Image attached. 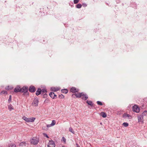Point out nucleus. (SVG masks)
Here are the masks:
<instances>
[{
    "label": "nucleus",
    "mask_w": 147,
    "mask_h": 147,
    "mask_svg": "<svg viewBox=\"0 0 147 147\" xmlns=\"http://www.w3.org/2000/svg\"><path fill=\"white\" fill-rule=\"evenodd\" d=\"M8 147H16V146L14 144H11L8 146Z\"/></svg>",
    "instance_id": "obj_23"
},
{
    "label": "nucleus",
    "mask_w": 147,
    "mask_h": 147,
    "mask_svg": "<svg viewBox=\"0 0 147 147\" xmlns=\"http://www.w3.org/2000/svg\"><path fill=\"white\" fill-rule=\"evenodd\" d=\"M76 145L77 146V147H80L79 145L77 143H76Z\"/></svg>",
    "instance_id": "obj_39"
},
{
    "label": "nucleus",
    "mask_w": 147,
    "mask_h": 147,
    "mask_svg": "<svg viewBox=\"0 0 147 147\" xmlns=\"http://www.w3.org/2000/svg\"><path fill=\"white\" fill-rule=\"evenodd\" d=\"M29 90L30 92H34L36 90L35 88L33 86H31L29 87Z\"/></svg>",
    "instance_id": "obj_9"
},
{
    "label": "nucleus",
    "mask_w": 147,
    "mask_h": 147,
    "mask_svg": "<svg viewBox=\"0 0 147 147\" xmlns=\"http://www.w3.org/2000/svg\"><path fill=\"white\" fill-rule=\"evenodd\" d=\"M132 110L134 112L137 113H138L140 111L139 107L137 105H135L133 106Z\"/></svg>",
    "instance_id": "obj_2"
},
{
    "label": "nucleus",
    "mask_w": 147,
    "mask_h": 147,
    "mask_svg": "<svg viewBox=\"0 0 147 147\" xmlns=\"http://www.w3.org/2000/svg\"><path fill=\"white\" fill-rule=\"evenodd\" d=\"M123 117L125 119L128 118L129 119H131L132 117L131 116L127 114H124L123 115Z\"/></svg>",
    "instance_id": "obj_8"
},
{
    "label": "nucleus",
    "mask_w": 147,
    "mask_h": 147,
    "mask_svg": "<svg viewBox=\"0 0 147 147\" xmlns=\"http://www.w3.org/2000/svg\"><path fill=\"white\" fill-rule=\"evenodd\" d=\"M20 88L19 86H17L14 89V91L16 92H20Z\"/></svg>",
    "instance_id": "obj_12"
},
{
    "label": "nucleus",
    "mask_w": 147,
    "mask_h": 147,
    "mask_svg": "<svg viewBox=\"0 0 147 147\" xmlns=\"http://www.w3.org/2000/svg\"><path fill=\"white\" fill-rule=\"evenodd\" d=\"M69 130L70 132H71L72 133L74 134V131L73 130V129L72 128H71V127H69Z\"/></svg>",
    "instance_id": "obj_24"
},
{
    "label": "nucleus",
    "mask_w": 147,
    "mask_h": 147,
    "mask_svg": "<svg viewBox=\"0 0 147 147\" xmlns=\"http://www.w3.org/2000/svg\"><path fill=\"white\" fill-rule=\"evenodd\" d=\"M82 99L84 100H86L88 98V96L86 94H84L83 93Z\"/></svg>",
    "instance_id": "obj_16"
},
{
    "label": "nucleus",
    "mask_w": 147,
    "mask_h": 147,
    "mask_svg": "<svg viewBox=\"0 0 147 147\" xmlns=\"http://www.w3.org/2000/svg\"><path fill=\"white\" fill-rule=\"evenodd\" d=\"M50 96L53 99L56 98L57 96L54 92H51L49 94Z\"/></svg>",
    "instance_id": "obj_11"
},
{
    "label": "nucleus",
    "mask_w": 147,
    "mask_h": 147,
    "mask_svg": "<svg viewBox=\"0 0 147 147\" xmlns=\"http://www.w3.org/2000/svg\"><path fill=\"white\" fill-rule=\"evenodd\" d=\"M97 103L99 105H102V103L101 102L99 101H97Z\"/></svg>",
    "instance_id": "obj_30"
},
{
    "label": "nucleus",
    "mask_w": 147,
    "mask_h": 147,
    "mask_svg": "<svg viewBox=\"0 0 147 147\" xmlns=\"http://www.w3.org/2000/svg\"><path fill=\"white\" fill-rule=\"evenodd\" d=\"M51 126H52L51 124H48L47 125V127L48 128V127H51Z\"/></svg>",
    "instance_id": "obj_36"
},
{
    "label": "nucleus",
    "mask_w": 147,
    "mask_h": 147,
    "mask_svg": "<svg viewBox=\"0 0 147 147\" xmlns=\"http://www.w3.org/2000/svg\"><path fill=\"white\" fill-rule=\"evenodd\" d=\"M144 117L147 116V111H145L143 112L142 114L141 115Z\"/></svg>",
    "instance_id": "obj_17"
},
{
    "label": "nucleus",
    "mask_w": 147,
    "mask_h": 147,
    "mask_svg": "<svg viewBox=\"0 0 147 147\" xmlns=\"http://www.w3.org/2000/svg\"><path fill=\"white\" fill-rule=\"evenodd\" d=\"M86 103L89 105L91 106H93V103L91 101L87 100L86 101Z\"/></svg>",
    "instance_id": "obj_19"
},
{
    "label": "nucleus",
    "mask_w": 147,
    "mask_h": 147,
    "mask_svg": "<svg viewBox=\"0 0 147 147\" xmlns=\"http://www.w3.org/2000/svg\"><path fill=\"white\" fill-rule=\"evenodd\" d=\"M38 100L37 98H35L34 99L32 103V105L34 107H37L38 105Z\"/></svg>",
    "instance_id": "obj_4"
},
{
    "label": "nucleus",
    "mask_w": 147,
    "mask_h": 147,
    "mask_svg": "<svg viewBox=\"0 0 147 147\" xmlns=\"http://www.w3.org/2000/svg\"><path fill=\"white\" fill-rule=\"evenodd\" d=\"M47 147H55L54 142L53 140H49L47 145Z\"/></svg>",
    "instance_id": "obj_5"
},
{
    "label": "nucleus",
    "mask_w": 147,
    "mask_h": 147,
    "mask_svg": "<svg viewBox=\"0 0 147 147\" xmlns=\"http://www.w3.org/2000/svg\"><path fill=\"white\" fill-rule=\"evenodd\" d=\"M79 0H74V4L77 3L79 1Z\"/></svg>",
    "instance_id": "obj_31"
},
{
    "label": "nucleus",
    "mask_w": 147,
    "mask_h": 147,
    "mask_svg": "<svg viewBox=\"0 0 147 147\" xmlns=\"http://www.w3.org/2000/svg\"><path fill=\"white\" fill-rule=\"evenodd\" d=\"M43 135H44L46 137H47V138H49V136H48L46 134H45V133H44L43 134Z\"/></svg>",
    "instance_id": "obj_37"
},
{
    "label": "nucleus",
    "mask_w": 147,
    "mask_h": 147,
    "mask_svg": "<svg viewBox=\"0 0 147 147\" xmlns=\"http://www.w3.org/2000/svg\"><path fill=\"white\" fill-rule=\"evenodd\" d=\"M47 92V91L46 89H42L41 90V93L42 94L44 95V96H46L47 95L46 94Z\"/></svg>",
    "instance_id": "obj_15"
},
{
    "label": "nucleus",
    "mask_w": 147,
    "mask_h": 147,
    "mask_svg": "<svg viewBox=\"0 0 147 147\" xmlns=\"http://www.w3.org/2000/svg\"><path fill=\"white\" fill-rule=\"evenodd\" d=\"M138 122L141 124L143 123L144 117L140 115L138 116Z\"/></svg>",
    "instance_id": "obj_3"
},
{
    "label": "nucleus",
    "mask_w": 147,
    "mask_h": 147,
    "mask_svg": "<svg viewBox=\"0 0 147 147\" xmlns=\"http://www.w3.org/2000/svg\"><path fill=\"white\" fill-rule=\"evenodd\" d=\"M59 97L61 98H64V96L61 94V95H59Z\"/></svg>",
    "instance_id": "obj_35"
},
{
    "label": "nucleus",
    "mask_w": 147,
    "mask_h": 147,
    "mask_svg": "<svg viewBox=\"0 0 147 147\" xmlns=\"http://www.w3.org/2000/svg\"><path fill=\"white\" fill-rule=\"evenodd\" d=\"M100 115L104 118L106 117H107V115L106 113L104 112H102L100 113Z\"/></svg>",
    "instance_id": "obj_20"
},
{
    "label": "nucleus",
    "mask_w": 147,
    "mask_h": 147,
    "mask_svg": "<svg viewBox=\"0 0 147 147\" xmlns=\"http://www.w3.org/2000/svg\"><path fill=\"white\" fill-rule=\"evenodd\" d=\"M49 101L48 99H46L45 100V102H47V101Z\"/></svg>",
    "instance_id": "obj_40"
},
{
    "label": "nucleus",
    "mask_w": 147,
    "mask_h": 147,
    "mask_svg": "<svg viewBox=\"0 0 147 147\" xmlns=\"http://www.w3.org/2000/svg\"><path fill=\"white\" fill-rule=\"evenodd\" d=\"M123 125L124 127H126L128 126L129 124H128V123H127L124 122L123 123Z\"/></svg>",
    "instance_id": "obj_27"
},
{
    "label": "nucleus",
    "mask_w": 147,
    "mask_h": 147,
    "mask_svg": "<svg viewBox=\"0 0 147 147\" xmlns=\"http://www.w3.org/2000/svg\"><path fill=\"white\" fill-rule=\"evenodd\" d=\"M38 142V140L37 139L33 138L31 140V143L34 144H36Z\"/></svg>",
    "instance_id": "obj_6"
},
{
    "label": "nucleus",
    "mask_w": 147,
    "mask_h": 147,
    "mask_svg": "<svg viewBox=\"0 0 147 147\" xmlns=\"http://www.w3.org/2000/svg\"><path fill=\"white\" fill-rule=\"evenodd\" d=\"M22 118L27 122H32L35 119V117L27 118L25 116L23 117Z\"/></svg>",
    "instance_id": "obj_1"
},
{
    "label": "nucleus",
    "mask_w": 147,
    "mask_h": 147,
    "mask_svg": "<svg viewBox=\"0 0 147 147\" xmlns=\"http://www.w3.org/2000/svg\"><path fill=\"white\" fill-rule=\"evenodd\" d=\"M83 93H81L80 94H73L72 96H73L74 95H75L77 98H80L82 95Z\"/></svg>",
    "instance_id": "obj_13"
},
{
    "label": "nucleus",
    "mask_w": 147,
    "mask_h": 147,
    "mask_svg": "<svg viewBox=\"0 0 147 147\" xmlns=\"http://www.w3.org/2000/svg\"><path fill=\"white\" fill-rule=\"evenodd\" d=\"M59 90L60 88L59 87H52L51 88V90L54 92H56Z\"/></svg>",
    "instance_id": "obj_14"
},
{
    "label": "nucleus",
    "mask_w": 147,
    "mask_h": 147,
    "mask_svg": "<svg viewBox=\"0 0 147 147\" xmlns=\"http://www.w3.org/2000/svg\"><path fill=\"white\" fill-rule=\"evenodd\" d=\"M82 7V5L80 4H77L76 5V8H80Z\"/></svg>",
    "instance_id": "obj_26"
},
{
    "label": "nucleus",
    "mask_w": 147,
    "mask_h": 147,
    "mask_svg": "<svg viewBox=\"0 0 147 147\" xmlns=\"http://www.w3.org/2000/svg\"><path fill=\"white\" fill-rule=\"evenodd\" d=\"M26 143L25 142H22L20 143L19 145L20 146H25Z\"/></svg>",
    "instance_id": "obj_25"
},
{
    "label": "nucleus",
    "mask_w": 147,
    "mask_h": 147,
    "mask_svg": "<svg viewBox=\"0 0 147 147\" xmlns=\"http://www.w3.org/2000/svg\"><path fill=\"white\" fill-rule=\"evenodd\" d=\"M62 141L65 143L66 142V139L64 137H63L62 138Z\"/></svg>",
    "instance_id": "obj_34"
},
{
    "label": "nucleus",
    "mask_w": 147,
    "mask_h": 147,
    "mask_svg": "<svg viewBox=\"0 0 147 147\" xmlns=\"http://www.w3.org/2000/svg\"><path fill=\"white\" fill-rule=\"evenodd\" d=\"M61 91L62 92L65 94L67 93L68 92V91L67 89H62L61 90Z\"/></svg>",
    "instance_id": "obj_21"
},
{
    "label": "nucleus",
    "mask_w": 147,
    "mask_h": 147,
    "mask_svg": "<svg viewBox=\"0 0 147 147\" xmlns=\"http://www.w3.org/2000/svg\"><path fill=\"white\" fill-rule=\"evenodd\" d=\"M70 91L72 93H75L78 92V90L76 89L75 87H73L70 89Z\"/></svg>",
    "instance_id": "obj_10"
},
{
    "label": "nucleus",
    "mask_w": 147,
    "mask_h": 147,
    "mask_svg": "<svg viewBox=\"0 0 147 147\" xmlns=\"http://www.w3.org/2000/svg\"><path fill=\"white\" fill-rule=\"evenodd\" d=\"M82 5L84 7H85L87 6V5L86 3H83Z\"/></svg>",
    "instance_id": "obj_38"
},
{
    "label": "nucleus",
    "mask_w": 147,
    "mask_h": 147,
    "mask_svg": "<svg viewBox=\"0 0 147 147\" xmlns=\"http://www.w3.org/2000/svg\"><path fill=\"white\" fill-rule=\"evenodd\" d=\"M1 93L3 94H7V92L6 91H3L1 92Z\"/></svg>",
    "instance_id": "obj_33"
},
{
    "label": "nucleus",
    "mask_w": 147,
    "mask_h": 147,
    "mask_svg": "<svg viewBox=\"0 0 147 147\" xmlns=\"http://www.w3.org/2000/svg\"><path fill=\"white\" fill-rule=\"evenodd\" d=\"M8 109L10 111L13 109L12 105H8Z\"/></svg>",
    "instance_id": "obj_22"
},
{
    "label": "nucleus",
    "mask_w": 147,
    "mask_h": 147,
    "mask_svg": "<svg viewBox=\"0 0 147 147\" xmlns=\"http://www.w3.org/2000/svg\"><path fill=\"white\" fill-rule=\"evenodd\" d=\"M42 129H44V130H46V131L48 130V128L47 127H46L45 126H43L42 127Z\"/></svg>",
    "instance_id": "obj_29"
},
{
    "label": "nucleus",
    "mask_w": 147,
    "mask_h": 147,
    "mask_svg": "<svg viewBox=\"0 0 147 147\" xmlns=\"http://www.w3.org/2000/svg\"><path fill=\"white\" fill-rule=\"evenodd\" d=\"M11 95H10L9 96V98L8 100V101L9 102H10L11 101Z\"/></svg>",
    "instance_id": "obj_32"
},
{
    "label": "nucleus",
    "mask_w": 147,
    "mask_h": 147,
    "mask_svg": "<svg viewBox=\"0 0 147 147\" xmlns=\"http://www.w3.org/2000/svg\"><path fill=\"white\" fill-rule=\"evenodd\" d=\"M28 88L27 87H23L22 88H20V92L26 93V94H28Z\"/></svg>",
    "instance_id": "obj_7"
},
{
    "label": "nucleus",
    "mask_w": 147,
    "mask_h": 147,
    "mask_svg": "<svg viewBox=\"0 0 147 147\" xmlns=\"http://www.w3.org/2000/svg\"><path fill=\"white\" fill-rule=\"evenodd\" d=\"M41 90L40 89L38 88V90L36 91V94L37 95H38L41 93Z\"/></svg>",
    "instance_id": "obj_18"
},
{
    "label": "nucleus",
    "mask_w": 147,
    "mask_h": 147,
    "mask_svg": "<svg viewBox=\"0 0 147 147\" xmlns=\"http://www.w3.org/2000/svg\"><path fill=\"white\" fill-rule=\"evenodd\" d=\"M56 123V121L55 120H53L52 121L51 125L52 126H53L55 125Z\"/></svg>",
    "instance_id": "obj_28"
}]
</instances>
